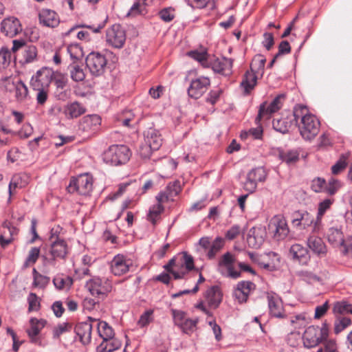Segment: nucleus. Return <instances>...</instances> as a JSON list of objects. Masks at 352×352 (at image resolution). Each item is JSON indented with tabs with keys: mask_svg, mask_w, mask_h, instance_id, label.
I'll list each match as a JSON object with an SVG mask.
<instances>
[{
	"mask_svg": "<svg viewBox=\"0 0 352 352\" xmlns=\"http://www.w3.org/2000/svg\"><path fill=\"white\" fill-rule=\"evenodd\" d=\"M30 327L26 330V332L32 342H36L37 336L40 333L42 329L45 327L46 321L44 320H38L31 318L30 320Z\"/></svg>",
	"mask_w": 352,
	"mask_h": 352,
	"instance_id": "7c9ffc66",
	"label": "nucleus"
},
{
	"mask_svg": "<svg viewBox=\"0 0 352 352\" xmlns=\"http://www.w3.org/2000/svg\"><path fill=\"white\" fill-rule=\"evenodd\" d=\"M210 85V80L207 77L201 76L190 82L188 88V95L189 97L198 99L208 90Z\"/></svg>",
	"mask_w": 352,
	"mask_h": 352,
	"instance_id": "4468645a",
	"label": "nucleus"
},
{
	"mask_svg": "<svg viewBox=\"0 0 352 352\" xmlns=\"http://www.w3.org/2000/svg\"><path fill=\"white\" fill-rule=\"evenodd\" d=\"M185 321L179 327L182 331L187 334H190L196 330L198 318L191 319L187 318Z\"/></svg>",
	"mask_w": 352,
	"mask_h": 352,
	"instance_id": "de8ad7c7",
	"label": "nucleus"
},
{
	"mask_svg": "<svg viewBox=\"0 0 352 352\" xmlns=\"http://www.w3.org/2000/svg\"><path fill=\"white\" fill-rule=\"evenodd\" d=\"M327 239L334 246H338L339 243L343 242L344 236L342 232L336 228H331L327 232Z\"/></svg>",
	"mask_w": 352,
	"mask_h": 352,
	"instance_id": "58836bf2",
	"label": "nucleus"
},
{
	"mask_svg": "<svg viewBox=\"0 0 352 352\" xmlns=\"http://www.w3.org/2000/svg\"><path fill=\"white\" fill-rule=\"evenodd\" d=\"M98 332L99 336L102 338L103 341H109L114 337V331L111 327L104 321L97 322Z\"/></svg>",
	"mask_w": 352,
	"mask_h": 352,
	"instance_id": "c9c22d12",
	"label": "nucleus"
},
{
	"mask_svg": "<svg viewBox=\"0 0 352 352\" xmlns=\"http://www.w3.org/2000/svg\"><path fill=\"white\" fill-rule=\"evenodd\" d=\"M50 283V278L43 275H37L34 277L33 285L35 287L43 288Z\"/></svg>",
	"mask_w": 352,
	"mask_h": 352,
	"instance_id": "338daca9",
	"label": "nucleus"
},
{
	"mask_svg": "<svg viewBox=\"0 0 352 352\" xmlns=\"http://www.w3.org/2000/svg\"><path fill=\"white\" fill-rule=\"evenodd\" d=\"M347 165L346 157L342 155L338 161L331 167V172L333 175H338L342 172Z\"/></svg>",
	"mask_w": 352,
	"mask_h": 352,
	"instance_id": "5fc2aeb1",
	"label": "nucleus"
},
{
	"mask_svg": "<svg viewBox=\"0 0 352 352\" xmlns=\"http://www.w3.org/2000/svg\"><path fill=\"white\" fill-rule=\"evenodd\" d=\"M1 32L6 36L12 38L22 32V25L15 16L5 18L1 23Z\"/></svg>",
	"mask_w": 352,
	"mask_h": 352,
	"instance_id": "dca6fc26",
	"label": "nucleus"
},
{
	"mask_svg": "<svg viewBox=\"0 0 352 352\" xmlns=\"http://www.w3.org/2000/svg\"><path fill=\"white\" fill-rule=\"evenodd\" d=\"M6 88L9 91H15V97L18 101H23L28 94V87L21 80L14 82L8 79L6 80Z\"/></svg>",
	"mask_w": 352,
	"mask_h": 352,
	"instance_id": "412c9836",
	"label": "nucleus"
},
{
	"mask_svg": "<svg viewBox=\"0 0 352 352\" xmlns=\"http://www.w3.org/2000/svg\"><path fill=\"white\" fill-rule=\"evenodd\" d=\"M326 181L323 178L317 177L312 180L311 188L316 192H325Z\"/></svg>",
	"mask_w": 352,
	"mask_h": 352,
	"instance_id": "864d4df0",
	"label": "nucleus"
},
{
	"mask_svg": "<svg viewBox=\"0 0 352 352\" xmlns=\"http://www.w3.org/2000/svg\"><path fill=\"white\" fill-rule=\"evenodd\" d=\"M159 14L162 20H163L165 22H170L175 17L173 10L170 8H164L160 12Z\"/></svg>",
	"mask_w": 352,
	"mask_h": 352,
	"instance_id": "774afa93",
	"label": "nucleus"
},
{
	"mask_svg": "<svg viewBox=\"0 0 352 352\" xmlns=\"http://www.w3.org/2000/svg\"><path fill=\"white\" fill-rule=\"evenodd\" d=\"M263 241L264 239L261 229L252 228L249 230L247 236V242L250 248L257 249L260 248Z\"/></svg>",
	"mask_w": 352,
	"mask_h": 352,
	"instance_id": "cd10ccee",
	"label": "nucleus"
},
{
	"mask_svg": "<svg viewBox=\"0 0 352 352\" xmlns=\"http://www.w3.org/2000/svg\"><path fill=\"white\" fill-rule=\"evenodd\" d=\"M28 311H38L40 307V301L37 296L34 293H30L28 297Z\"/></svg>",
	"mask_w": 352,
	"mask_h": 352,
	"instance_id": "6e6d98bb",
	"label": "nucleus"
},
{
	"mask_svg": "<svg viewBox=\"0 0 352 352\" xmlns=\"http://www.w3.org/2000/svg\"><path fill=\"white\" fill-rule=\"evenodd\" d=\"M145 6L140 2H135L126 14L128 16H135L138 14H144Z\"/></svg>",
	"mask_w": 352,
	"mask_h": 352,
	"instance_id": "4d7b16f0",
	"label": "nucleus"
},
{
	"mask_svg": "<svg viewBox=\"0 0 352 352\" xmlns=\"http://www.w3.org/2000/svg\"><path fill=\"white\" fill-rule=\"evenodd\" d=\"M173 321L175 325L179 327L188 317L186 314L181 310L172 309Z\"/></svg>",
	"mask_w": 352,
	"mask_h": 352,
	"instance_id": "bf43d9fd",
	"label": "nucleus"
},
{
	"mask_svg": "<svg viewBox=\"0 0 352 352\" xmlns=\"http://www.w3.org/2000/svg\"><path fill=\"white\" fill-rule=\"evenodd\" d=\"M263 45L267 50H270L274 44V38L272 33L265 32L263 34Z\"/></svg>",
	"mask_w": 352,
	"mask_h": 352,
	"instance_id": "e2e57ef3",
	"label": "nucleus"
},
{
	"mask_svg": "<svg viewBox=\"0 0 352 352\" xmlns=\"http://www.w3.org/2000/svg\"><path fill=\"white\" fill-rule=\"evenodd\" d=\"M22 55L25 63H32L36 60L37 49L33 45H28L27 47H23Z\"/></svg>",
	"mask_w": 352,
	"mask_h": 352,
	"instance_id": "c03bdc74",
	"label": "nucleus"
},
{
	"mask_svg": "<svg viewBox=\"0 0 352 352\" xmlns=\"http://www.w3.org/2000/svg\"><path fill=\"white\" fill-rule=\"evenodd\" d=\"M153 151H155L154 148H153L149 144L144 142L140 146L139 153L142 158L147 159L150 157Z\"/></svg>",
	"mask_w": 352,
	"mask_h": 352,
	"instance_id": "69168bd1",
	"label": "nucleus"
},
{
	"mask_svg": "<svg viewBox=\"0 0 352 352\" xmlns=\"http://www.w3.org/2000/svg\"><path fill=\"white\" fill-rule=\"evenodd\" d=\"M17 229L9 223H4L3 230L0 235V245L5 248L13 241V235L16 234Z\"/></svg>",
	"mask_w": 352,
	"mask_h": 352,
	"instance_id": "473e14b6",
	"label": "nucleus"
},
{
	"mask_svg": "<svg viewBox=\"0 0 352 352\" xmlns=\"http://www.w3.org/2000/svg\"><path fill=\"white\" fill-rule=\"evenodd\" d=\"M67 52L69 54L71 58L76 63V60H80L83 56L82 47L78 44H71L67 47Z\"/></svg>",
	"mask_w": 352,
	"mask_h": 352,
	"instance_id": "a18cd8bd",
	"label": "nucleus"
},
{
	"mask_svg": "<svg viewBox=\"0 0 352 352\" xmlns=\"http://www.w3.org/2000/svg\"><path fill=\"white\" fill-rule=\"evenodd\" d=\"M181 190L179 182L175 181L173 183H169L164 190L158 193L156 196V200L158 202L173 201L174 197L179 195Z\"/></svg>",
	"mask_w": 352,
	"mask_h": 352,
	"instance_id": "6ab92c4d",
	"label": "nucleus"
},
{
	"mask_svg": "<svg viewBox=\"0 0 352 352\" xmlns=\"http://www.w3.org/2000/svg\"><path fill=\"white\" fill-rule=\"evenodd\" d=\"M269 230L273 234L274 239L276 241L284 240L289 233L286 219L280 215L275 216L271 219Z\"/></svg>",
	"mask_w": 352,
	"mask_h": 352,
	"instance_id": "6e6552de",
	"label": "nucleus"
},
{
	"mask_svg": "<svg viewBox=\"0 0 352 352\" xmlns=\"http://www.w3.org/2000/svg\"><path fill=\"white\" fill-rule=\"evenodd\" d=\"M71 329V325L68 323L59 324L53 330V336L54 338H58L60 335L68 331Z\"/></svg>",
	"mask_w": 352,
	"mask_h": 352,
	"instance_id": "680f3d73",
	"label": "nucleus"
},
{
	"mask_svg": "<svg viewBox=\"0 0 352 352\" xmlns=\"http://www.w3.org/2000/svg\"><path fill=\"white\" fill-rule=\"evenodd\" d=\"M329 328L324 322L321 327L311 325L307 327L303 335V346L307 349H311L323 343L324 347L320 348L317 352H339L336 341L328 340Z\"/></svg>",
	"mask_w": 352,
	"mask_h": 352,
	"instance_id": "f257e3e1",
	"label": "nucleus"
},
{
	"mask_svg": "<svg viewBox=\"0 0 352 352\" xmlns=\"http://www.w3.org/2000/svg\"><path fill=\"white\" fill-rule=\"evenodd\" d=\"M234 261V256L230 252H226L222 256L219 262L220 267H226L228 270V276L232 278H237L241 276L240 272L234 270L233 264Z\"/></svg>",
	"mask_w": 352,
	"mask_h": 352,
	"instance_id": "393cba45",
	"label": "nucleus"
},
{
	"mask_svg": "<svg viewBox=\"0 0 352 352\" xmlns=\"http://www.w3.org/2000/svg\"><path fill=\"white\" fill-rule=\"evenodd\" d=\"M101 124V118L96 114L87 115L79 123L78 133L80 135H89L95 133Z\"/></svg>",
	"mask_w": 352,
	"mask_h": 352,
	"instance_id": "9d476101",
	"label": "nucleus"
},
{
	"mask_svg": "<svg viewBox=\"0 0 352 352\" xmlns=\"http://www.w3.org/2000/svg\"><path fill=\"white\" fill-rule=\"evenodd\" d=\"M307 245L318 256H322L327 253V247L320 237L309 236L307 239Z\"/></svg>",
	"mask_w": 352,
	"mask_h": 352,
	"instance_id": "a878e982",
	"label": "nucleus"
},
{
	"mask_svg": "<svg viewBox=\"0 0 352 352\" xmlns=\"http://www.w3.org/2000/svg\"><path fill=\"white\" fill-rule=\"evenodd\" d=\"M40 23L45 27L56 28L60 23V18L58 14L50 9H42L38 14Z\"/></svg>",
	"mask_w": 352,
	"mask_h": 352,
	"instance_id": "aec40b11",
	"label": "nucleus"
},
{
	"mask_svg": "<svg viewBox=\"0 0 352 352\" xmlns=\"http://www.w3.org/2000/svg\"><path fill=\"white\" fill-rule=\"evenodd\" d=\"M164 202H158L155 205H153L150 209L148 214V219L153 225H155L157 221L160 218L161 214L164 212V208L162 205Z\"/></svg>",
	"mask_w": 352,
	"mask_h": 352,
	"instance_id": "a19ab883",
	"label": "nucleus"
},
{
	"mask_svg": "<svg viewBox=\"0 0 352 352\" xmlns=\"http://www.w3.org/2000/svg\"><path fill=\"white\" fill-rule=\"evenodd\" d=\"M292 124V120H287L285 118L274 119L272 122L273 128L283 134L289 131Z\"/></svg>",
	"mask_w": 352,
	"mask_h": 352,
	"instance_id": "79ce46f5",
	"label": "nucleus"
},
{
	"mask_svg": "<svg viewBox=\"0 0 352 352\" xmlns=\"http://www.w3.org/2000/svg\"><path fill=\"white\" fill-rule=\"evenodd\" d=\"M222 94V90L220 89L211 90L208 96L206 98V101L211 104L214 105L219 100L221 94Z\"/></svg>",
	"mask_w": 352,
	"mask_h": 352,
	"instance_id": "0e129e2a",
	"label": "nucleus"
},
{
	"mask_svg": "<svg viewBox=\"0 0 352 352\" xmlns=\"http://www.w3.org/2000/svg\"><path fill=\"white\" fill-rule=\"evenodd\" d=\"M267 298L270 314L276 318H284L285 314L280 298L274 293H268Z\"/></svg>",
	"mask_w": 352,
	"mask_h": 352,
	"instance_id": "a211bd4d",
	"label": "nucleus"
},
{
	"mask_svg": "<svg viewBox=\"0 0 352 352\" xmlns=\"http://www.w3.org/2000/svg\"><path fill=\"white\" fill-rule=\"evenodd\" d=\"M131 267H133L132 260L120 254L116 255L110 263L111 272L117 276L126 274Z\"/></svg>",
	"mask_w": 352,
	"mask_h": 352,
	"instance_id": "1a4fd4ad",
	"label": "nucleus"
},
{
	"mask_svg": "<svg viewBox=\"0 0 352 352\" xmlns=\"http://www.w3.org/2000/svg\"><path fill=\"white\" fill-rule=\"evenodd\" d=\"M351 323L350 318L346 317H338L334 323V332L338 334Z\"/></svg>",
	"mask_w": 352,
	"mask_h": 352,
	"instance_id": "8fccbe9b",
	"label": "nucleus"
},
{
	"mask_svg": "<svg viewBox=\"0 0 352 352\" xmlns=\"http://www.w3.org/2000/svg\"><path fill=\"white\" fill-rule=\"evenodd\" d=\"M144 142L151 146L154 150H158L162 144V139L160 132L150 128L144 133Z\"/></svg>",
	"mask_w": 352,
	"mask_h": 352,
	"instance_id": "bb28decb",
	"label": "nucleus"
},
{
	"mask_svg": "<svg viewBox=\"0 0 352 352\" xmlns=\"http://www.w3.org/2000/svg\"><path fill=\"white\" fill-rule=\"evenodd\" d=\"M266 63L265 57L262 54H256L252 59L250 71L256 74H263L265 65Z\"/></svg>",
	"mask_w": 352,
	"mask_h": 352,
	"instance_id": "4c0bfd02",
	"label": "nucleus"
},
{
	"mask_svg": "<svg viewBox=\"0 0 352 352\" xmlns=\"http://www.w3.org/2000/svg\"><path fill=\"white\" fill-rule=\"evenodd\" d=\"M92 325L89 322L78 323L75 327V332L83 344H87L91 339Z\"/></svg>",
	"mask_w": 352,
	"mask_h": 352,
	"instance_id": "5701e85b",
	"label": "nucleus"
},
{
	"mask_svg": "<svg viewBox=\"0 0 352 352\" xmlns=\"http://www.w3.org/2000/svg\"><path fill=\"white\" fill-rule=\"evenodd\" d=\"M255 288V284L251 281H240L234 290V296L239 303L245 302L247 301L251 292L254 291Z\"/></svg>",
	"mask_w": 352,
	"mask_h": 352,
	"instance_id": "f3484780",
	"label": "nucleus"
},
{
	"mask_svg": "<svg viewBox=\"0 0 352 352\" xmlns=\"http://www.w3.org/2000/svg\"><path fill=\"white\" fill-rule=\"evenodd\" d=\"M85 108L79 102L69 103L64 107L63 113L68 119H74L85 113Z\"/></svg>",
	"mask_w": 352,
	"mask_h": 352,
	"instance_id": "2f4dec72",
	"label": "nucleus"
},
{
	"mask_svg": "<svg viewBox=\"0 0 352 352\" xmlns=\"http://www.w3.org/2000/svg\"><path fill=\"white\" fill-rule=\"evenodd\" d=\"M85 61L92 75L98 76L104 72L107 61L104 54L92 52L87 55Z\"/></svg>",
	"mask_w": 352,
	"mask_h": 352,
	"instance_id": "423d86ee",
	"label": "nucleus"
},
{
	"mask_svg": "<svg viewBox=\"0 0 352 352\" xmlns=\"http://www.w3.org/2000/svg\"><path fill=\"white\" fill-rule=\"evenodd\" d=\"M86 287L93 296H99L107 292V289L102 285V280L99 278L91 279L86 284Z\"/></svg>",
	"mask_w": 352,
	"mask_h": 352,
	"instance_id": "72a5a7b5",
	"label": "nucleus"
},
{
	"mask_svg": "<svg viewBox=\"0 0 352 352\" xmlns=\"http://www.w3.org/2000/svg\"><path fill=\"white\" fill-rule=\"evenodd\" d=\"M333 199H326L318 204V214L316 217V222L315 223L314 232H319L322 229V218L326 211L330 208L333 203Z\"/></svg>",
	"mask_w": 352,
	"mask_h": 352,
	"instance_id": "c85d7f7f",
	"label": "nucleus"
},
{
	"mask_svg": "<svg viewBox=\"0 0 352 352\" xmlns=\"http://www.w3.org/2000/svg\"><path fill=\"white\" fill-rule=\"evenodd\" d=\"M11 59V52L6 48L0 50V67H7Z\"/></svg>",
	"mask_w": 352,
	"mask_h": 352,
	"instance_id": "13d9d810",
	"label": "nucleus"
},
{
	"mask_svg": "<svg viewBox=\"0 0 352 352\" xmlns=\"http://www.w3.org/2000/svg\"><path fill=\"white\" fill-rule=\"evenodd\" d=\"M131 151L125 145H112L104 153V161L112 166L126 163L131 157Z\"/></svg>",
	"mask_w": 352,
	"mask_h": 352,
	"instance_id": "7ed1b4c3",
	"label": "nucleus"
},
{
	"mask_svg": "<svg viewBox=\"0 0 352 352\" xmlns=\"http://www.w3.org/2000/svg\"><path fill=\"white\" fill-rule=\"evenodd\" d=\"M53 76V71L47 67H43L32 77L30 85L34 89H47Z\"/></svg>",
	"mask_w": 352,
	"mask_h": 352,
	"instance_id": "f8f14e48",
	"label": "nucleus"
},
{
	"mask_svg": "<svg viewBox=\"0 0 352 352\" xmlns=\"http://www.w3.org/2000/svg\"><path fill=\"white\" fill-rule=\"evenodd\" d=\"M107 44L114 48L123 47L126 41V32L120 24H113L106 32Z\"/></svg>",
	"mask_w": 352,
	"mask_h": 352,
	"instance_id": "0eeeda50",
	"label": "nucleus"
},
{
	"mask_svg": "<svg viewBox=\"0 0 352 352\" xmlns=\"http://www.w3.org/2000/svg\"><path fill=\"white\" fill-rule=\"evenodd\" d=\"M286 98L284 94L276 96L270 104L266 102L260 105L258 113L255 119L256 124H259L262 119H269L271 115L278 111L283 106Z\"/></svg>",
	"mask_w": 352,
	"mask_h": 352,
	"instance_id": "39448f33",
	"label": "nucleus"
},
{
	"mask_svg": "<svg viewBox=\"0 0 352 352\" xmlns=\"http://www.w3.org/2000/svg\"><path fill=\"white\" fill-rule=\"evenodd\" d=\"M68 253V247L65 240L53 241L50 243L48 253H46L45 258L50 263H52L57 258L64 259Z\"/></svg>",
	"mask_w": 352,
	"mask_h": 352,
	"instance_id": "ddd939ff",
	"label": "nucleus"
},
{
	"mask_svg": "<svg viewBox=\"0 0 352 352\" xmlns=\"http://www.w3.org/2000/svg\"><path fill=\"white\" fill-rule=\"evenodd\" d=\"M257 75L258 74L251 71H247L245 72L241 82V87L243 89L245 94H248L256 85Z\"/></svg>",
	"mask_w": 352,
	"mask_h": 352,
	"instance_id": "f704fd0d",
	"label": "nucleus"
},
{
	"mask_svg": "<svg viewBox=\"0 0 352 352\" xmlns=\"http://www.w3.org/2000/svg\"><path fill=\"white\" fill-rule=\"evenodd\" d=\"M267 173L263 167H257L252 169L247 175L246 181L244 183V189L253 192L257 187L258 182H262L265 180Z\"/></svg>",
	"mask_w": 352,
	"mask_h": 352,
	"instance_id": "9b49d317",
	"label": "nucleus"
},
{
	"mask_svg": "<svg viewBox=\"0 0 352 352\" xmlns=\"http://www.w3.org/2000/svg\"><path fill=\"white\" fill-rule=\"evenodd\" d=\"M289 254L293 259L298 261L302 265H307L310 260V255L307 249L298 243L292 245Z\"/></svg>",
	"mask_w": 352,
	"mask_h": 352,
	"instance_id": "4be33fe9",
	"label": "nucleus"
},
{
	"mask_svg": "<svg viewBox=\"0 0 352 352\" xmlns=\"http://www.w3.org/2000/svg\"><path fill=\"white\" fill-rule=\"evenodd\" d=\"M153 311L151 309L146 311L141 315L138 320V324L142 327L148 325L153 320Z\"/></svg>",
	"mask_w": 352,
	"mask_h": 352,
	"instance_id": "052dcab7",
	"label": "nucleus"
},
{
	"mask_svg": "<svg viewBox=\"0 0 352 352\" xmlns=\"http://www.w3.org/2000/svg\"><path fill=\"white\" fill-rule=\"evenodd\" d=\"M223 246V239L220 237H217L210 245L209 251L208 252V256L209 258H213L216 254L222 248Z\"/></svg>",
	"mask_w": 352,
	"mask_h": 352,
	"instance_id": "3c124183",
	"label": "nucleus"
},
{
	"mask_svg": "<svg viewBox=\"0 0 352 352\" xmlns=\"http://www.w3.org/2000/svg\"><path fill=\"white\" fill-rule=\"evenodd\" d=\"M211 66L214 72L227 76L231 74L232 60L225 57L217 58L211 63Z\"/></svg>",
	"mask_w": 352,
	"mask_h": 352,
	"instance_id": "b1692460",
	"label": "nucleus"
},
{
	"mask_svg": "<svg viewBox=\"0 0 352 352\" xmlns=\"http://www.w3.org/2000/svg\"><path fill=\"white\" fill-rule=\"evenodd\" d=\"M340 182L334 178H331L328 183H326L325 192L329 195H333L340 188Z\"/></svg>",
	"mask_w": 352,
	"mask_h": 352,
	"instance_id": "603ef678",
	"label": "nucleus"
},
{
	"mask_svg": "<svg viewBox=\"0 0 352 352\" xmlns=\"http://www.w3.org/2000/svg\"><path fill=\"white\" fill-rule=\"evenodd\" d=\"M121 346V343L116 340L111 339L109 341L102 342L100 346L99 349L101 350V352H113L116 349H118Z\"/></svg>",
	"mask_w": 352,
	"mask_h": 352,
	"instance_id": "09e8293b",
	"label": "nucleus"
},
{
	"mask_svg": "<svg viewBox=\"0 0 352 352\" xmlns=\"http://www.w3.org/2000/svg\"><path fill=\"white\" fill-rule=\"evenodd\" d=\"M53 283L58 289H69L73 285V279L68 276L57 275L54 278Z\"/></svg>",
	"mask_w": 352,
	"mask_h": 352,
	"instance_id": "ea45409f",
	"label": "nucleus"
},
{
	"mask_svg": "<svg viewBox=\"0 0 352 352\" xmlns=\"http://www.w3.org/2000/svg\"><path fill=\"white\" fill-rule=\"evenodd\" d=\"M333 311L335 314H352V305L346 301L336 302L333 305Z\"/></svg>",
	"mask_w": 352,
	"mask_h": 352,
	"instance_id": "49530a36",
	"label": "nucleus"
},
{
	"mask_svg": "<svg viewBox=\"0 0 352 352\" xmlns=\"http://www.w3.org/2000/svg\"><path fill=\"white\" fill-rule=\"evenodd\" d=\"M187 55L189 57L199 62L202 65H207L208 54L206 49H201L200 50H192L188 52Z\"/></svg>",
	"mask_w": 352,
	"mask_h": 352,
	"instance_id": "37998d69",
	"label": "nucleus"
},
{
	"mask_svg": "<svg viewBox=\"0 0 352 352\" xmlns=\"http://www.w3.org/2000/svg\"><path fill=\"white\" fill-rule=\"evenodd\" d=\"M206 299L208 305L217 308L222 300V293L218 286H213L208 289L206 293Z\"/></svg>",
	"mask_w": 352,
	"mask_h": 352,
	"instance_id": "c756f323",
	"label": "nucleus"
},
{
	"mask_svg": "<svg viewBox=\"0 0 352 352\" xmlns=\"http://www.w3.org/2000/svg\"><path fill=\"white\" fill-rule=\"evenodd\" d=\"M293 116L302 138L307 141L314 139L320 131V123L317 118L309 113L306 106L302 104L294 107Z\"/></svg>",
	"mask_w": 352,
	"mask_h": 352,
	"instance_id": "f03ea898",
	"label": "nucleus"
},
{
	"mask_svg": "<svg viewBox=\"0 0 352 352\" xmlns=\"http://www.w3.org/2000/svg\"><path fill=\"white\" fill-rule=\"evenodd\" d=\"M92 177L88 174H85L72 179L67 189L69 193L77 192L79 195H87L92 190Z\"/></svg>",
	"mask_w": 352,
	"mask_h": 352,
	"instance_id": "20e7f679",
	"label": "nucleus"
},
{
	"mask_svg": "<svg viewBox=\"0 0 352 352\" xmlns=\"http://www.w3.org/2000/svg\"><path fill=\"white\" fill-rule=\"evenodd\" d=\"M316 222V218L314 219V217L307 211H296L293 213L292 223L293 226L296 228L307 229L310 227L311 228L312 232L315 233L314 228Z\"/></svg>",
	"mask_w": 352,
	"mask_h": 352,
	"instance_id": "2eb2a0df",
	"label": "nucleus"
},
{
	"mask_svg": "<svg viewBox=\"0 0 352 352\" xmlns=\"http://www.w3.org/2000/svg\"><path fill=\"white\" fill-rule=\"evenodd\" d=\"M71 78L75 82L83 81L85 78V73L82 66L76 63L70 64L68 67Z\"/></svg>",
	"mask_w": 352,
	"mask_h": 352,
	"instance_id": "e433bc0d",
	"label": "nucleus"
}]
</instances>
